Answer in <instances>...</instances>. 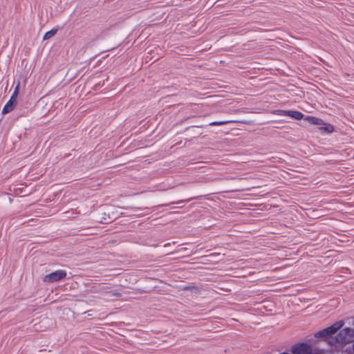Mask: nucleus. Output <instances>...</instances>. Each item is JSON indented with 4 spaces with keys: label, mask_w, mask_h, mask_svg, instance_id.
<instances>
[{
    "label": "nucleus",
    "mask_w": 354,
    "mask_h": 354,
    "mask_svg": "<svg viewBox=\"0 0 354 354\" xmlns=\"http://www.w3.org/2000/svg\"><path fill=\"white\" fill-rule=\"evenodd\" d=\"M344 324V323L342 320L337 322L332 326L316 333L315 337L317 338H322L319 341V344L327 343L330 346L336 344H346L354 342L353 328H345L340 330L335 337L333 336Z\"/></svg>",
    "instance_id": "f257e3e1"
},
{
    "label": "nucleus",
    "mask_w": 354,
    "mask_h": 354,
    "mask_svg": "<svg viewBox=\"0 0 354 354\" xmlns=\"http://www.w3.org/2000/svg\"><path fill=\"white\" fill-rule=\"evenodd\" d=\"M291 351L293 354H324L327 352L324 348H315L313 349L306 343H300L292 346Z\"/></svg>",
    "instance_id": "f03ea898"
},
{
    "label": "nucleus",
    "mask_w": 354,
    "mask_h": 354,
    "mask_svg": "<svg viewBox=\"0 0 354 354\" xmlns=\"http://www.w3.org/2000/svg\"><path fill=\"white\" fill-rule=\"evenodd\" d=\"M19 91V84H18L14 90L10 100L7 102L6 105L3 106L2 109L3 114H7L11 112L17 105V97Z\"/></svg>",
    "instance_id": "7ed1b4c3"
},
{
    "label": "nucleus",
    "mask_w": 354,
    "mask_h": 354,
    "mask_svg": "<svg viewBox=\"0 0 354 354\" xmlns=\"http://www.w3.org/2000/svg\"><path fill=\"white\" fill-rule=\"evenodd\" d=\"M66 276V272L62 270H56L49 274L44 277V281L45 282H55L57 281Z\"/></svg>",
    "instance_id": "20e7f679"
},
{
    "label": "nucleus",
    "mask_w": 354,
    "mask_h": 354,
    "mask_svg": "<svg viewBox=\"0 0 354 354\" xmlns=\"http://www.w3.org/2000/svg\"><path fill=\"white\" fill-rule=\"evenodd\" d=\"M276 113L278 115L290 116L297 120H301L304 116L301 112L292 110H277L276 111Z\"/></svg>",
    "instance_id": "39448f33"
},
{
    "label": "nucleus",
    "mask_w": 354,
    "mask_h": 354,
    "mask_svg": "<svg viewBox=\"0 0 354 354\" xmlns=\"http://www.w3.org/2000/svg\"><path fill=\"white\" fill-rule=\"evenodd\" d=\"M305 120L315 125L320 126V125H322V124H324L323 120L316 118V117H314V116H309V115L306 116L305 118Z\"/></svg>",
    "instance_id": "423d86ee"
},
{
    "label": "nucleus",
    "mask_w": 354,
    "mask_h": 354,
    "mask_svg": "<svg viewBox=\"0 0 354 354\" xmlns=\"http://www.w3.org/2000/svg\"><path fill=\"white\" fill-rule=\"evenodd\" d=\"M320 130L322 131L326 132V133H332L334 131V127L328 123H326L324 122V124L322 125H320L319 127Z\"/></svg>",
    "instance_id": "0eeeda50"
},
{
    "label": "nucleus",
    "mask_w": 354,
    "mask_h": 354,
    "mask_svg": "<svg viewBox=\"0 0 354 354\" xmlns=\"http://www.w3.org/2000/svg\"><path fill=\"white\" fill-rule=\"evenodd\" d=\"M58 30V27H55L50 30L46 32L45 35L43 37L44 40H47L55 36V35L57 33Z\"/></svg>",
    "instance_id": "6e6552de"
},
{
    "label": "nucleus",
    "mask_w": 354,
    "mask_h": 354,
    "mask_svg": "<svg viewBox=\"0 0 354 354\" xmlns=\"http://www.w3.org/2000/svg\"><path fill=\"white\" fill-rule=\"evenodd\" d=\"M232 120H222V121H214L209 124L211 126H221L226 124L233 122Z\"/></svg>",
    "instance_id": "1a4fd4ad"
},
{
    "label": "nucleus",
    "mask_w": 354,
    "mask_h": 354,
    "mask_svg": "<svg viewBox=\"0 0 354 354\" xmlns=\"http://www.w3.org/2000/svg\"><path fill=\"white\" fill-rule=\"evenodd\" d=\"M190 201V199H188V200H180V201H176V202H171V203H169L168 204H165V206H167V205H169L171 204H177V205H180V204H183V203H187Z\"/></svg>",
    "instance_id": "9d476101"
},
{
    "label": "nucleus",
    "mask_w": 354,
    "mask_h": 354,
    "mask_svg": "<svg viewBox=\"0 0 354 354\" xmlns=\"http://www.w3.org/2000/svg\"><path fill=\"white\" fill-rule=\"evenodd\" d=\"M281 354H290V353H281Z\"/></svg>",
    "instance_id": "9b49d317"
}]
</instances>
